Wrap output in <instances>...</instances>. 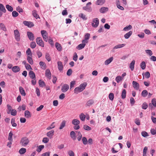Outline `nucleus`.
<instances>
[{
    "instance_id": "1",
    "label": "nucleus",
    "mask_w": 156,
    "mask_h": 156,
    "mask_svg": "<svg viewBox=\"0 0 156 156\" xmlns=\"http://www.w3.org/2000/svg\"><path fill=\"white\" fill-rule=\"evenodd\" d=\"M87 85V83L86 82L81 83L79 87L75 88L74 90V93L78 94V93L82 92L85 89Z\"/></svg>"
},
{
    "instance_id": "2",
    "label": "nucleus",
    "mask_w": 156,
    "mask_h": 156,
    "mask_svg": "<svg viewBox=\"0 0 156 156\" xmlns=\"http://www.w3.org/2000/svg\"><path fill=\"white\" fill-rule=\"evenodd\" d=\"M29 142V140L27 137H23L21 138L20 144L23 147H25L27 146Z\"/></svg>"
},
{
    "instance_id": "3",
    "label": "nucleus",
    "mask_w": 156,
    "mask_h": 156,
    "mask_svg": "<svg viewBox=\"0 0 156 156\" xmlns=\"http://www.w3.org/2000/svg\"><path fill=\"white\" fill-rule=\"evenodd\" d=\"M15 38L16 40L17 41H20V35L19 31L18 30H15L14 31Z\"/></svg>"
},
{
    "instance_id": "4",
    "label": "nucleus",
    "mask_w": 156,
    "mask_h": 156,
    "mask_svg": "<svg viewBox=\"0 0 156 156\" xmlns=\"http://www.w3.org/2000/svg\"><path fill=\"white\" fill-rule=\"evenodd\" d=\"M91 4V3L90 2H88L85 6L83 7V9L88 12H91L92 11V8L91 7L89 6V5H90Z\"/></svg>"
},
{
    "instance_id": "5",
    "label": "nucleus",
    "mask_w": 156,
    "mask_h": 156,
    "mask_svg": "<svg viewBox=\"0 0 156 156\" xmlns=\"http://www.w3.org/2000/svg\"><path fill=\"white\" fill-rule=\"evenodd\" d=\"M36 41L39 45L43 47H44V44L41 37H37L36 39Z\"/></svg>"
},
{
    "instance_id": "6",
    "label": "nucleus",
    "mask_w": 156,
    "mask_h": 156,
    "mask_svg": "<svg viewBox=\"0 0 156 156\" xmlns=\"http://www.w3.org/2000/svg\"><path fill=\"white\" fill-rule=\"evenodd\" d=\"M41 33L44 40L47 42L48 40V33L46 31L42 30L41 31Z\"/></svg>"
},
{
    "instance_id": "7",
    "label": "nucleus",
    "mask_w": 156,
    "mask_h": 156,
    "mask_svg": "<svg viewBox=\"0 0 156 156\" xmlns=\"http://www.w3.org/2000/svg\"><path fill=\"white\" fill-rule=\"evenodd\" d=\"M99 21L98 18H96L93 20V22L92 23V26L94 27H97L98 25Z\"/></svg>"
},
{
    "instance_id": "8",
    "label": "nucleus",
    "mask_w": 156,
    "mask_h": 156,
    "mask_svg": "<svg viewBox=\"0 0 156 156\" xmlns=\"http://www.w3.org/2000/svg\"><path fill=\"white\" fill-rule=\"evenodd\" d=\"M126 45L125 44H120L115 45L113 48V49L112 50L113 52H114L115 49L121 48Z\"/></svg>"
},
{
    "instance_id": "9",
    "label": "nucleus",
    "mask_w": 156,
    "mask_h": 156,
    "mask_svg": "<svg viewBox=\"0 0 156 156\" xmlns=\"http://www.w3.org/2000/svg\"><path fill=\"white\" fill-rule=\"evenodd\" d=\"M27 35L30 41H33L34 39V34L31 32L27 31Z\"/></svg>"
},
{
    "instance_id": "10",
    "label": "nucleus",
    "mask_w": 156,
    "mask_h": 156,
    "mask_svg": "<svg viewBox=\"0 0 156 156\" xmlns=\"http://www.w3.org/2000/svg\"><path fill=\"white\" fill-rule=\"evenodd\" d=\"M23 23L24 25L28 26L29 27H31L34 26L33 23L30 21H25L23 22Z\"/></svg>"
},
{
    "instance_id": "11",
    "label": "nucleus",
    "mask_w": 156,
    "mask_h": 156,
    "mask_svg": "<svg viewBox=\"0 0 156 156\" xmlns=\"http://www.w3.org/2000/svg\"><path fill=\"white\" fill-rule=\"evenodd\" d=\"M69 88V86L68 84H65L62 87L61 90L63 92H65L68 90Z\"/></svg>"
},
{
    "instance_id": "12",
    "label": "nucleus",
    "mask_w": 156,
    "mask_h": 156,
    "mask_svg": "<svg viewBox=\"0 0 156 156\" xmlns=\"http://www.w3.org/2000/svg\"><path fill=\"white\" fill-rule=\"evenodd\" d=\"M132 85L133 88L136 90H138L139 89L140 85L138 83L136 82L133 81L132 82Z\"/></svg>"
},
{
    "instance_id": "13",
    "label": "nucleus",
    "mask_w": 156,
    "mask_h": 156,
    "mask_svg": "<svg viewBox=\"0 0 156 156\" xmlns=\"http://www.w3.org/2000/svg\"><path fill=\"white\" fill-rule=\"evenodd\" d=\"M12 70L14 73H17L19 72L20 70V67L18 66H15L12 68Z\"/></svg>"
},
{
    "instance_id": "14",
    "label": "nucleus",
    "mask_w": 156,
    "mask_h": 156,
    "mask_svg": "<svg viewBox=\"0 0 156 156\" xmlns=\"http://www.w3.org/2000/svg\"><path fill=\"white\" fill-rule=\"evenodd\" d=\"M45 75L49 79H50L51 77V73L49 69H47L45 71Z\"/></svg>"
},
{
    "instance_id": "15",
    "label": "nucleus",
    "mask_w": 156,
    "mask_h": 156,
    "mask_svg": "<svg viewBox=\"0 0 156 156\" xmlns=\"http://www.w3.org/2000/svg\"><path fill=\"white\" fill-rule=\"evenodd\" d=\"M58 68L60 71L63 70V66L62 63L60 61H58L57 62Z\"/></svg>"
},
{
    "instance_id": "16",
    "label": "nucleus",
    "mask_w": 156,
    "mask_h": 156,
    "mask_svg": "<svg viewBox=\"0 0 156 156\" xmlns=\"http://www.w3.org/2000/svg\"><path fill=\"white\" fill-rule=\"evenodd\" d=\"M113 60V57H112L109 58V59L106 60L105 62V65H108L111 62H112Z\"/></svg>"
},
{
    "instance_id": "17",
    "label": "nucleus",
    "mask_w": 156,
    "mask_h": 156,
    "mask_svg": "<svg viewBox=\"0 0 156 156\" xmlns=\"http://www.w3.org/2000/svg\"><path fill=\"white\" fill-rule=\"evenodd\" d=\"M54 131L52 130L47 133V136L50 138H52L54 134Z\"/></svg>"
},
{
    "instance_id": "18",
    "label": "nucleus",
    "mask_w": 156,
    "mask_h": 156,
    "mask_svg": "<svg viewBox=\"0 0 156 156\" xmlns=\"http://www.w3.org/2000/svg\"><path fill=\"white\" fill-rule=\"evenodd\" d=\"M108 8L106 7H102L99 10V11L101 13H104L108 11Z\"/></svg>"
},
{
    "instance_id": "19",
    "label": "nucleus",
    "mask_w": 156,
    "mask_h": 156,
    "mask_svg": "<svg viewBox=\"0 0 156 156\" xmlns=\"http://www.w3.org/2000/svg\"><path fill=\"white\" fill-rule=\"evenodd\" d=\"M39 64L41 66V68L42 69H44L46 68V66L45 63L42 61H41L39 63Z\"/></svg>"
},
{
    "instance_id": "20",
    "label": "nucleus",
    "mask_w": 156,
    "mask_h": 156,
    "mask_svg": "<svg viewBox=\"0 0 156 156\" xmlns=\"http://www.w3.org/2000/svg\"><path fill=\"white\" fill-rule=\"evenodd\" d=\"M19 90L20 93L22 95L24 96L26 95V93H25V90L22 87H20Z\"/></svg>"
},
{
    "instance_id": "21",
    "label": "nucleus",
    "mask_w": 156,
    "mask_h": 156,
    "mask_svg": "<svg viewBox=\"0 0 156 156\" xmlns=\"http://www.w3.org/2000/svg\"><path fill=\"white\" fill-rule=\"evenodd\" d=\"M135 63V60H133L130 64L129 68L132 71H133L134 70Z\"/></svg>"
},
{
    "instance_id": "22",
    "label": "nucleus",
    "mask_w": 156,
    "mask_h": 156,
    "mask_svg": "<svg viewBox=\"0 0 156 156\" xmlns=\"http://www.w3.org/2000/svg\"><path fill=\"white\" fill-rule=\"evenodd\" d=\"M85 46V44H81L76 47V48L79 50H81L84 48Z\"/></svg>"
},
{
    "instance_id": "23",
    "label": "nucleus",
    "mask_w": 156,
    "mask_h": 156,
    "mask_svg": "<svg viewBox=\"0 0 156 156\" xmlns=\"http://www.w3.org/2000/svg\"><path fill=\"white\" fill-rule=\"evenodd\" d=\"M133 32L130 31L124 35V37L126 39L128 38L132 34Z\"/></svg>"
},
{
    "instance_id": "24",
    "label": "nucleus",
    "mask_w": 156,
    "mask_h": 156,
    "mask_svg": "<svg viewBox=\"0 0 156 156\" xmlns=\"http://www.w3.org/2000/svg\"><path fill=\"white\" fill-rule=\"evenodd\" d=\"M80 123V121L78 119H74L73 120L72 123L74 125H77Z\"/></svg>"
},
{
    "instance_id": "25",
    "label": "nucleus",
    "mask_w": 156,
    "mask_h": 156,
    "mask_svg": "<svg viewBox=\"0 0 156 156\" xmlns=\"http://www.w3.org/2000/svg\"><path fill=\"white\" fill-rule=\"evenodd\" d=\"M94 103L93 100L92 99L89 100L87 102L86 105V106H90L92 105Z\"/></svg>"
},
{
    "instance_id": "26",
    "label": "nucleus",
    "mask_w": 156,
    "mask_h": 156,
    "mask_svg": "<svg viewBox=\"0 0 156 156\" xmlns=\"http://www.w3.org/2000/svg\"><path fill=\"white\" fill-rule=\"evenodd\" d=\"M55 47L58 51H61L62 50V47L60 44L56 42L55 44Z\"/></svg>"
},
{
    "instance_id": "27",
    "label": "nucleus",
    "mask_w": 156,
    "mask_h": 156,
    "mask_svg": "<svg viewBox=\"0 0 156 156\" xmlns=\"http://www.w3.org/2000/svg\"><path fill=\"white\" fill-rule=\"evenodd\" d=\"M76 134L73 131H71L70 133V135L71 138L73 140H75L76 139Z\"/></svg>"
},
{
    "instance_id": "28",
    "label": "nucleus",
    "mask_w": 156,
    "mask_h": 156,
    "mask_svg": "<svg viewBox=\"0 0 156 156\" xmlns=\"http://www.w3.org/2000/svg\"><path fill=\"white\" fill-rule=\"evenodd\" d=\"M32 15L36 19L40 18L39 16L37 14V11L36 10H34L32 11Z\"/></svg>"
},
{
    "instance_id": "29",
    "label": "nucleus",
    "mask_w": 156,
    "mask_h": 156,
    "mask_svg": "<svg viewBox=\"0 0 156 156\" xmlns=\"http://www.w3.org/2000/svg\"><path fill=\"white\" fill-rule=\"evenodd\" d=\"M25 116L27 118H29L31 116L30 113L28 110H26L24 113Z\"/></svg>"
},
{
    "instance_id": "30",
    "label": "nucleus",
    "mask_w": 156,
    "mask_h": 156,
    "mask_svg": "<svg viewBox=\"0 0 156 156\" xmlns=\"http://www.w3.org/2000/svg\"><path fill=\"white\" fill-rule=\"evenodd\" d=\"M79 117L81 121H84L85 120L86 115L83 113H81Z\"/></svg>"
},
{
    "instance_id": "31",
    "label": "nucleus",
    "mask_w": 156,
    "mask_h": 156,
    "mask_svg": "<svg viewBox=\"0 0 156 156\" xmlns=\"http://www.w3.org/2000/svg\"><path fill=\"white\" fill-rule=\"evenodd\" d=\"M105 2V0H98L96 2V4L98 5H101L104 4Z\"/></svg>"
},
{
    "instance_id": "32",
    "label": "nucleus",
    "mask_w": 156,
    "mask_h": 156,
    "mask_svg": "<svg viewBox=\"0 0 156 156\" xmlns=\"http://www.w3.org/2000/svg\"><path fill=\"white\" fill-rule=\"evenodd\" d=\"M79 16L82 18L83 20H87V17H86V16L85 15L83 14L82 13H80L79 14Z\"/></svg>"
},
{
    "instance_id": "33",
    "label": "nucleus",
    "mask_w": 156,
    "mask_h": 156,
    "mask_svg": "<svg viewBox=\"0 0 156 156\" xmlns=\"http://www.w3.org/2000/svg\"><path fill=\"white\" fill-rule=\"evenodd\" d=\"M66 123V121L65 120L63 121L62 123H61L59 129H62L65 126Z\"/></svg>"
},
{
    "instance_id": "34",
    "label": "nucleus",
    "mask_w": 156,
    "mask_h": 156,
    "mask_svg": "<svg viewBox=\"0 0 156 156\" xmlns=\"http://www.w3.org/2000/svg\"><path fill=\"white\" fill-rule=\"evenodd\" d=\"M0 10L4 13L6 12V9L4 6L2 4H0Z\"/></svg>"
},
{
    "instance_id": "35",
    "label": "nucleus",
    "mask_w": 156,
    "mask_h": 156,
    "mask_svg": "<svg viewBox=\"0 0 156 156\" xmlns=\"http://www.w3.org/2000/svg\"><path fill=\"white\" fill-rule=\"evenodd\" d=\"M27 60L28 61V62L31 65H32L33 64V62L32 60V58L30 57L29 56H27Z\"/></svg>"
},
{
    "instance_id": "36",
    "label": "nucleus",
    "mask_w": 156,
    "mask_h": 156,
    "mask_svg": "<svg viewBox=\"0 0 156 156\" xmlns=\"http://www.w3.org/2000/svg\"><path fill=\"white\" fill-rule=\"evenodd\" d=\"M55 123V122H52L50 126H48L46 128V129L48 130H49L51 129H53L55 127V125H54V124Z\"/></svg>"
},
{
    "instance_id": "37",
    "label": "nucleus",
    "mask_w": 156,
    "mask_h": 156,
    "mask_svg": "<svg viewBox=\"0 0 156 156\" xmlns=\"http://www.w3.org/2000/svg\"><path fill=\"white\" fill-rule=\"evenodd\" d=\"M140 66L142 69H145L146 66V63L144 61L142 62L140 64Z\"/></svg>"
},
{
    "instance_id": "38",
    "label": "nucleus",
    "mask_w": 156,
    "mask_h": 156,
    "mask_svg": "<svg viewBox=\"0 0 156 156\" xmlns=\"http://www.w3.org/2000/svg\"><path fill=\"white\" fill-rule=\"evenodd\" d=\"M0 28L2 30L4 31H6V28L3 23H0Z\"/></svg>"
},
{
    "instance_id": "39",
    "label": "nucleus",
    "mask_w": 156,
    "mask_h": 156,
    "mask_svg": "<svg viewBox=\"0 0 156 156\" xmlns=\"http://www.w3.org/2000/svg\"><path fill=\"white\" fill-rule=\"evenodd\" d=\"M29 75L30 77L32 79L35 78V76L34 73L32 71H30L29 73Z\"/></svg>"
},
{
    "instance_id": "40",
    "label": "nucleus",
    "mask_w": 156,
    "mask_h": 156,
    "mask_svg": "<svg viewBox=\"0 0 156 156\" xmlns=\"http://www.w3.org/2000/svg\"><path fill=\"white\" fill-rule=\"evenodd\" d=\"M132 28L131 25H129L128 26H127L125 27L123 29V30L125 31H127L131 30Z\"/></svg>"
},
{
    "instance_id": "41",
    "label": "nucleus",
    "mask_w": 156,
    "mask_h": 156,
    "mask_svg": "<svg viewBox=\"0 0 156 156\" xmlns=\"http://www.w3.org/2000/svg\"><path fill=\"white\" fill-rule=\"evenodd\" d=\"M126 91L125 89H123L122 91L121 97L122 98V99H124L126 98Z\"/></svg>"
},
{
    "instance_id": "42",
    "label": "nucleus",
    "mask_w": 156,
    "mask_h": 156,
    "mask_svg": "<svg viewBox=\"0 0 156 156\" xmlns=\"http://www.w3.org/2000/svg\"><path fill=\"white\" fill-rule=\"evenodd\" d=\"M123 79V78L119 76H117L115 78V80L118 83Z\"/></svg>"
},
{
    "instance_id": "43",
    "label": "nucleus",
    "mask_w": 156,
    "mask_h": 156,
    "mask_svg": "<svg viewBox=\"0 0 156 156\" xmlns=\"http://www.w3.org/2000/svg\"><path fill=\"white\" fill-rule=\"evenodd\" d=\"M26 151V148H21L19 151V152L20 154H24Z\"/></svg>"
},
{
    "instance_id": "44",
    "label": "nucleus",
    "mask_w": 156,
    "mask_h": 156,
    "mask_svg": "<svg viewBox=\"0 0 156 156\" xmlns=\"http://www.w3.org/2000/svg\"><path fill=\"white\" fill-rule=\"evenodd\" d=\"M145 52L148 55L150 56H151L153 55L152 51L149 49H147L145 50Z\"/></svg>"
},
{
    "instance_id": "45",
    "label": "nucleus",
    "mask_w": 156,
    "mask_h": 156,
    "mask_svg": "<svg viewBox=\"0 0 156 156\" xmlns=\"http://www.w3.org/2000/svg\"><path fill=\"white\" fill-rule=\"evenodd\" d=\"M39 84L40 86L42 87L45 86V83L44 82L41 80L39 81Z\"/></svg>"
},
{
    "instance_id": "46",
    "label": "nucleus",
    "mask_w": 156,
    "mask_h": 156,
    "mask_svg": "<svg viewBox=\"0 0 156 156\" xmlns=\"http://www.w3.org/2000/svg\"><path fill=\"white\" fill-rule=\"evenodd\" d=\"M44 147V146L43 145H40L38 147L36 151L38 152H40L43 149Z\"/></svg>"
},
{
    "instance_id": "47",
    "label": "nucleus",
    "mask_w": 156,
    "mask_h": 156,
    "mask_svg": "<svg viewBox=\"0 0 156 156\" xmlns=\"http://www.w3.org/2000/svg\"><path fill=\"white\" fill-rule=\"evenodd\" d=\"M148 94V92L146 90H143L141 93V95L143 97H146Z\"/></svg>"
},
{
    "instance_id": "48",
    "label": "nucleus",
    "mask_w": 156,
    "mask_h": 156,
    "mask_svg": "<svg viewBox=\"0 0 156 156\" xmlns=\"http://www.w3.org/2000/svg\"><path fill=\"white\" fill-rule=\"evenodd\" d=\"M6 8L9 11L12 12L13 11V9L12 7L9 5H6Z\"/></svg>"
},
{
    "instance_id": "49",
    "label": "nucleus",
    "mask_w": 156,
    "mask_h": 156,
    "mask_svg": "<svg viewBox=\"0 0 156 156\" xmlns=\"http://www.w3.org/2000/svg\"><path fill=\"white\" fill-rule=\"evenodd\" d=\"M13 135V134L11 132H10L9 133V137L8 138V140L9 141H12V136Z\"/></svg>"
},
{
    "instance_id": "50",
    "label": "nucleus",
    "mask_w": 156,
    "mask_h": 156,
    "mask_svg": "<svg viewBox=\"0 0 156 156\" xmlns=\"http://www.w3.org/2000/svg\"><path fill=\"white\" fill-rule=\"evenodd\" d=\"M90 37V34L89 33L86 34L84 36V39L88 41Z\"/></svg>"
},
{
    "instance_id": "51",
    "label": "nucleus",
    "mask_w": 156,
    "mask_h": 156,
    "mask_svg": "<svg viewBox=\"0 0 156 156\" xmlns=\"http://www.w3.org/2000/svg\"><path fill=\"white\" fill-rule=\"evenodd\" d=\"M147 150V147H145L143 149V156H146V153Z\"/></svg>"
},
{
    "instance_id": "52",
    "label": "nucleus",
    "mask_w": 156,
    "mask_h": 156,
    "mask_svg": "<svg viewBox=\"0 0 156 156\" xmlns=\"http://www.w3.org/2000/svg\"><path fill=\"white\" fill-rule=\"evenodd\" d=\"M82 140L84 144L86 145L87 144L88 142V141L86 138L84 137H83L82 139Z\"/></svg>"
},
{
    "instance_id": "53",
    "label": "nucleus",
    "mask_w": 156,
    "mask_h": 156,
    "mask_svg": "<svg viewBox=\"0 0 156 156\" xmlns=\"http://www.w3.org/2000/svg\"><path fill=\"white\" fill-rule=\"evenodd\" d=\"M83 128L85 130L88 131L90 130L91 129V128L87 125H84Z\"/></svg>"
},
{
    "instance_id": "54",
    "label": "nucleus",
    "mask_w": 156,
    "mask_h": 156,
    "mask_svg": "<svg viewBox=\"0 0 156 156\" xmlns=\"http://www.w3.org/2000/svg\"><path fill=\"white\" fill-rule=\"evenodd\" d=\"M16 114L17 111L16 110L14 109L12 110L11 111V115L13 116H15L16 115Z\"/></svg>"
},
{
    "instance_id": "55",
    "label": "nucleus",
    "mask_w": 156,
    "mask_h": 156,
    "mask_svg": "<svg viewBox=\"0 0 156 156\" xmlns=\"http://www.w3.org/2000/svg\"><path fill=\"white\" fill-rule=\"evenodd\" d=\"M45 58L48 62H49L51 61V58L50 57L49 55L47 53H46Z\"/></svg>"
},
{
    "instance_id": "56",
    "label": "nucleus",
    "mask_w": 156,
    "mask_h": 156,
    "mask_svg": "<svg viewBox=\"0 0 156 156\" xmlns=\"http://www.w3.org/2000/svg\"><path fill=\"white\" fill-rule=\"evenodd\" d=\"M109 99L111 101L113 100L114 98V94L113 93H111L109 94L108 96Z\"/></svg>"
},
{
    "instance_id": "57",
    "label": "nucleus",
    "mask_w": 156,
    "mask_h": 156,
    "mask_svg": "<svg viewBox=\"0 0 156 156\" xmlns=\"http://www.w3.org/2000/svg\"><path fill=\"white\" fill-rule=\"evenodd\" d=\"M151 104L154 107H156V99L155 98H153L152 100Z\"/></svg>"
},
{
    "instance_id": "58",
    "label": "nucleus",
    "mask_w": 156,
    "mask_h": 156,
    "mask_svg": "<svg viewBox=\"0 0 156 156\" xmlns=\"http://www.w3.org/2000/svg\"><path fill=\"white\" fill-rule=\"evenodd\" d=\"M147 104L146 102H144L142 105V108L143 109H146L147 108Z\"/></svg>"
},
{
    "instance_id": "59",
    "label": "nucleus",
    "mask_w": 156,
    "mask_h": 156,
    "mask_svg": "<svg viewBox=\"0 0 156 156\" xmlns=\"http://www.w3.org/2000/svg\"><path fill=\"white\" fill-rule=\"evenodd\" d=\"M144 75L146 78H148L150 77V74L149 72H147L144 73Z\"/></svg>"
},
{
    "instance_id": "60",
    "label": "nucleus",
    "mask_w": 156,
    "mask_h": 156,
    "mask_svg": "<svg viewBox=\"0 0 156 156\" xmlns=\"http://www.w3.org/2000/svg\"><path fill=\"white\" fill-rule=\"evenodd\" d=\"M75 81H71L70 84V89L74 87V85L75 84Z\"/></svg>"
},
{
    "instance_id": "61",
    "label": "nucleus",
    "mask_w": 156,
    "mask_h": 156,
    "mask_svg": "<svg viewBox=\"0 0 156 156\" xmlns=\"http://www.w3.org/2000/svg\"><path fill=\"white\" fill-rule=\"evenodd\" d=\"M12 16L14 17L17 16L19 15L18 13L16 11H13L12 13Z\"/></svg>"
},
{
    "instance_id": "62",
    "label": "nucleus",
    "mask_w": 156,
    "mask_h": 156,
    "mask_svg": "<svg viewBox=\"0 0 156 156\" xmlns=\"http://www.w3.org/2000/svg\"><path fill=\"white\" fill-rule=\"evenodd\" d=\"M16 10L19 12L20 13H22L23 12V9L22 8H21L20 7L18 6L16 8Z\"/></svg>"
},
{
    "instance_id": "63",
    "label": "nucleus",
    "mask_w": 156,
    "mask_h": 156,
    "mask_svg": "<svg viewBox=\"0 0 156 156\" xmlns=\"http://www.w3.org/2000/svg\"><path fill=\"white\" fill-rule=\"evenodd\" d=\"M78 136L77 140L78 141H80L82 137V135L80 132H78Z\"/></svg>"
},
{
    "instance_id": "64",
    "label": "nucleus",
    "mask_w": 156,
    "mask_h": 156,
    "mask_svg": "<svg viewBox=\"0 0 156 156\" xmlns=\"http://www.w3.org/2000/svg\"><path fill=\"white\" fill-rule=\"evenodd\" d=\"M36 44L34 42H32L30 44V47L32 48H34L36 47Z\"/></svg>"
}]
</instances>
